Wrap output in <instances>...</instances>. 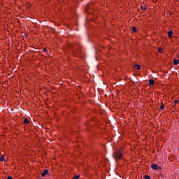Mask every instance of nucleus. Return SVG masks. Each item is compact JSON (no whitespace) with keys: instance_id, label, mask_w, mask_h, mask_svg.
I'll use <instances>...</instances> for the list:
<instances>
[{"instance_id":"3","label":"nucleus","mask_w":179,"mask_h":179,"mask_svg":"<svg viewBox=\"0 0 179 179\" xmlns=\"http://www.w3.org/2000/svg\"><path fill=\"white\" fill-rule=\"evenodd\" d=\"M151 169H152V170H161L162 166H157V164H152L151 165Z\"/></svg>"},{"instance_id":"5","label":"nucleus","mask_w":179,"mask_h":179,"mask_svg":"<svg viewBox=\"0 0 179 179\" xmlns=\"http://www.w3.org/2000/svg\"><path fill=\"white\" fill-rule=\"evenodd\" d=\"M29 124H30V121L29 120V119L27 117H24V124L27 125Z\"/></svg>"},{"instance_id":"18","label":"nucleus","mask_w":179,"mask_h":179,"mask_svg":"<svg viewBox=\"0 0 179 179\" xmlns=\"http://www.w3.org/2000/svg\"><path fill=\"white\" fill-rule=\"evenodd\" d=\"M174 103H175V104H177L178 103H179V100H175Z\"/></svg>"},{"instance_id":"7","label":"nucleus","mask_w":179,"mask_h":179,"mask_svg":"<svg viewBox=\"0 0 179 179\" xmlns=\"http://www.w3.org/2000/svg\"><path fill=\"white\" fill-rule=\"evenodd\" d=\"M148 85H149V86H153L155 85V80L154 79H150Z\"/></svg>"},{"instance_id":"14","label":"nucleus","mask_w":179,"mask_h":179,"mask_svg":"<svg viewBox=\"0 0 179 179\" xmlns=\"http://www.w3.org/2000/svg\"><path fill=\"white\" fill-rule=\"evenodd\" d=\"M144 178H145V179H151V178H150V176H148V175L144 176Z\"/></svg>"},{"instance_id":"9","label":"nucleus","mask_w":179,"mask_h":179,"mask_svg":"<svg viewBox=\"0 0 179 179\" xmlns=\"http://www.w3.org/2000/svg\"><path fill=\"white\" fill-rule=\"evenodd\" d=\"M179 59H173V65H178Z\"/></svg>"},{"instance_id":"21","label":"nucleus","mask_w":179,"mask_h":179,"mask_svg":"<svg viewBox=\"0 0 179 179\" xmlns=\"http://www.w3.org/2000/svg\"><path fill=\"white\" fill-rule=\"evenodd\" d=\"M39 179H41V178H39Z\"/></svg>"},{"instance_id":"13","label":"nucleus","mask_w":179,"mask_h":179,"mask_svg":"<svg viewBox=\"0 0 179 179\" xmlns=\"http://www.w3.org/2000/svg\"><path fill=\"white\" fill-rule=\"evenodd\" d=\"M0 162H5V157H3V156L1 157Z\"/></svg>"},{"instance_id":"19","label":"nucleus","mask_w":179,"mask_h":179,"mask_svg":"<svg viewBox=\"0 0 179 179\" xmlns=\"http://www.w3.org/2000/svg\"><path fill=\"white\" fill-rule=\"evenodd\" d=\"M7 179H13V178H12V176H8L7 177Z\"/></svg>"},{"instance_id":"8","label":"nucleus","mask_w":179,"mask_h":179,"mask_svg":"<svg viewBox=\"0 0 179 179\" xmlns=\"http://www.w3.org/2000/svg\"><path fill=\"white\" fill-rule=\"evenodd\" d=\"M134 68H136L137 71H139L141 69V64H135Z\"/></svg>"},{"instance_id":"11","label":"nucleus","mask_w":179,"mask_h":179,"mask_svg":"<svg viewBox=\"0 0 179 179\" xmlns=\"http://www.w3.org/2000/svg\"><path fill=\"white\" fill-rule=\"evenodd\" d=\"M80 177V176L77 175V176H73L72 179H79Z\"/></svg>"},{"instance_id":"17","label":"nucleus","mask_w":179,"mask_h":179,"mask_svg":"<svg viewBox=\"0 0 179 179\" xmlns=\"http://www.w3.org/2000/svg\"><path fill=\"white\" fill-rule=\"evenodd\" d=\"M43 52H47V51H48L47 48H43Z\"/></svg>"},{"instance_id":"10","label":"nucleus","mask_w":179,"mask_h":179,"mask_svg":"<svg viewBox=\"0 0 179 179\" xmlns=\"http://www.w3.org/2000/svg\"><path fill=\"white\" fill-rule=\"evenodd\" d=\"M161 110H164V103H162L161 106L159 107Z\"/></svg>"},{"instance_id":"12","label":"nucleus","mask_w":179,"mask_h":179,"mask_svg":"<svg viewBox=\"0 0 179 179\" xmlns=\"http://www.w3.org/2000/svg\"><path fill=\"white\" fill-rule=\"evenodd\" d=\"M131 30H132V31H133L134 33H136V27H133L131 28Z\"/></svg>"},{"instance_id":"2","label":"nucleus","mask_w":179,"mask_h":179,"mask_svg":"<svg viewBox=\"0 0 179 179\" xmlns=\"http://www.w3.org/2000/svg\"><path fill=\"white\" fill-rule=\"evenodd\" d=\"M70 48H76V50H80V48H82V46L78 43H74V44H71L70 45Z\"/></svg>"},{"instance_id":"20","label":"nucleus","mask_w":179,"mask_h":179,"mask_svg":"<svg viewBox=\"0 0 179 179\" xmlns=\"http://www.w3.org/2000/svg\"><path fill=\"white\" fill-rule=\"evenodd\" d=\"M87 9H89V5H87V6H85V10H87Z\"/></svg>"},{"instance_id":"16","label":"nucleus","mask_w":179,"mask_h":179,"mask_svg":"<svg viewBox=\"0 0 179 179\" xmlns=\"http://www.w3.org/2000/svg\"><path fill=\"white\" fill-rule=\"evenodd\" d=\"M158 52H159V54H162V53L163 52V51L162 50V48H159L158 49Z\"/></svg>"},{"instance_id":"6","label":"nucleus","mask_w":179,"mask_h":179,"mask_svg":"<svg viewBox=\"0 0 179 179\" xmlns=\"http://www.w3.org/2000/svg\"><path fill=\"white\" fill-rule=\"evenodd\" d=\"M167 34H168V37L169 38H171V37H173V35L174 34V32L173 31H168Z\"/></svg>"},{"instance_id":"15","label":"nucleus","mask_w":179,"mask_h":179,"mask_svg":"<svg viewBox=\"0 0 179 179\" xmlns=\"http://www.w3.org/2000/svg\"><path fill=\"white\" fill-rule=\"evenodd\" d=\"M142 10H146V6H141Z\"/></svg>"},{"instance_id":"4","label":"nucleus","mask_w":179,"mask_h":179,"mask_svg":"<svg viewBox=\"0 0 179 179\" xmlns=\"http://www.w3.org/2000/svg\"><path fill=\"white\" fill-rule=\"evenodd\" d=\"M47 174H48V171L47 169H45L41 173V177H45Z\"/></svg>"},{"instance_id":"1","label":"nucleus","mask_w":179,"mask_h":179,"mask_svg":"<svg viewBox=\"0 0 179 179\" xmlns=\"http://www.w3.org/2000/svg\"><path fill=\"white\" fill-rule=\"evenodd\" d=\"M124 150L122 148L116 150L113 154V159L115 160H122L124 157V154H122Z\"/></svg>"}]
</instances>
